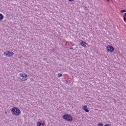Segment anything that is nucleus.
<instances>
[{
    "instance_id": "f257e3e1",
    "label": "nucleus",
    "mask_w": 126,
    "mask_h": 126,
    "mask_svg": "<svg viewBox=\"0 0 126 126\" xmlns=\"http://www.w3.org/2000/svg\"><path fill=\"white\" fill-rule=\"evenodd\" d=\"M11 113L14 116H19L21 114V111L18 107H13L11 109Z\"/></svg>"
},
{
    "instance_id": "f03ea898",
    "label": "nucleus",
    "mask_w": 126,
    "mask_h": 126,
    "mask_svg": "<svg viewBox=\"0 0 126 126\" xmlns=\"http://www.w3.org/2000/svg\"><path fill=\"white\" fill-rule=\"evenodd\" d=\"M62 118L63 120H65L67 122H72L73 121V118H72L71 115L68 114L63 115L62 116Z\"/></svg>"
},
{
    "instance_id": "7ed1b4c3",
    "label": "nucleus",
    "mask_w": 126,
    "mask_h": 126,
    "mask_svg": "<svg viewBox=\"0 0 126 126\" xmlns=\"http://www.w3.org/2000/svg\"><path fill=\"white\" fill-rule=\"evenodd\" d=\"M19 75V78L21 81H26L27 79V74L26 73H21Z\"/></svg>"
},
{
    "instance_id": "20e7f679",
    "label": "nucleus",
    "mask_w": 126,
    "mask_h": 126,
    "mask_svg": "<svg viewBox=\"0 0 126 126\" xmlns=\"http://www.w3.org/2000/svg\"><path fill=\"white\" fill-rule=\"evenodd\" d=\"M106 49L107 52H109V53H113V52H114V50H115L114 47L111 45H108L106 47Z\"/></svg>"
},
{
    "instance_id": "39448f33",
    "label": "nucleus",
    "mask_w": 126,
    "mask_h": 126,
    "mask_svg": "<svg viewBox=\"0 0 126 126\" xmlns=\"http://www.w3.org/2000/svg\"><path fill=\"white\" fill-rule=\"evenodd\" d=\"M83 108L85 112H86L87 113H88V112H89V110H88V108H87V106L86 105H84L83 106Z\"/></svg>"
},
{
    "instance_id": "423d86ee",
    "label": "nucleus",
    "mask_w": 126,
    "mask_h": 126,
    "mask_svg": "<svg viewBox=\"0 0 126 126\" xmlns=\"http://www.w3.org/2000/svg\"><path fill=\"white\" fill-rule=\"evenodd\" d=\"M8 57H13L14 53H13V52H10V51H8Z\"/></svg>"
},
{
    "instance_id": "0eeeda50",
    "label": "nucleus",
    "mask_w": 126,
    "mask_h": 126,
    "mask_svg": "<svg viewBox=\"0 0 126 126\" xmlns=\"http://www.w3.org/2000/svg\"><path fill=\"white\" fill-rule=\"evenodd\" d=\"M80 44L82 47H86V43L83 41H82Z\"/></svg>"
},
{
    "instance_id": "6e6552de",
    "label": "nucleus",
    "mask_w": 126,
    "mask_h": 126,
    "mask_svg": "<svg viewBox=\"0 0 126 126\" xmlns=\"http://www.w3.org/2000/svg\"><path fill=\"white\" fill-rule=\"evenodd\" d=\"M97 126H104V124H103L102 123H99L97 124Z\"/></svg>"
},
{
    "instance_id": "1a4fd4ad",
    "label": "nucleus",
    "mask_w": 126,
    "mask_h": 126,
    "mask_svg": "<svg viewBox=\"0 0 126 126\" xmlns=\"http://www.w3.org/2000/svg\"><path fill=\"white\" fill-rule=\"evenodd\" d=\"M37 126H42V123H41V122H37Z\"/></svg>"
},
{
    "instance_id": "9d476101",
    "label": "nucleus",
    "mask_w": 126,
    "mask_h": 126,
    "mask_svg": "<svg viewBox=\"0 0 126 126\" xmlns=\"http://www.w3.org/2000/svg\"><path fill=\"white\" fill-rule=\"evenodd\" d=\"M3 55H4L5 56H7V57H8V52H7V53L4 52Z\"/></svg>"
},
{
    "instance_id": "9b49d317",
    "label": "nucleus",
    "mask_w": 126,
    "mask_h": 126,
    "mask_svg": "<svg viewBox=\"0 0 126 126\" xmlns=\"http://www.w3.org/2000/svg\"><path fill=\"white\" fill-rule=\"evenodd\" d=\"M58 76H59V77H62V76H63V74L59 73Z\"/></svg>"
},
{
    "instance_id": "f8f14e48",
    "label": "nucleus",
    "mask_w": 126,
    "mask_h": 126,
    "mask_svg": "<svg viewBox=\"0 0 126 126\" xmlns=\"http://www.w3.org/2000/svg\"><path fill=\"white\" fill-rule=\"evenodd\" d=\"M3 19V16H0V21Z\"/></svg>"
},
{
    "instance_id": "ddd939ff",
    "label": "nucleus",
    "mask_w": 126,
    "mask_h": 126,
    "mask_svg": "<svg viewBox=\"0 0 126 126\" xmlns=\"http://www.w3.org/2000/svg\"><path fill=\"white\" fill-rule=\"evenodd\" d=\"M126 12V10H122L121 11L122 13H124V12Z\"/></svg>"
},
{
    "instance_id": "4468645a",
    "label": "nucleus",
    "mask_w": 126,
    "mask_h": 126,
    "mask_svg": "<svg viewBox=\"0 0 126 126\" xmlns=\"http://www.w3.org/2000/svg\"><path fill=\"white\" fill-rule=\"evenodd\" d=\"M72 49H73V48H72V47H70V50H72Z\"/></svg>"
},
{
    "instance_id": "2eb2a0df",
    "label": "nucleus",
    "mask_w": 126,
    "mask_h": 126,
    "mask_svg": "<svg viewBox=\"0 0 126 126\" xmlns=\"http://www.w3.org/2000/svg\"><path fill=\"white\" fill-rule=\"evenodd\" d=\"M0 16H3L1 14H0Z\"/></svg>"
},
{
    "instance_id": "dca6fc26",
    "label": "nucleus",
    "mask_w": 126,
    "mask_h": 126,
    "mask_svg": "<svg viewBox=\"0 0 126 126\" xmlns=\"http://www.w3.org/2000/svg\"><path fill=\"white\" fill-rule=\"evenodd\" d=\"M125 16H126V13L124 14Z\"/></svg>"
},
{
    "instance_id": "f3484780",
    "label": "nucleus",
    "mask_w": 126,
    "mask_h": 126,
    "mask_svg": "<svg viewBox=\"0 0 126 126\" xmlns=\"http://www.w3.org/2000/svg\"><path fill=\"white\" fill-rule=\"evenodd\" d=\"M108 1H109V0H107Z\"/></svg>"
},
{
    "instance_id": "a211bd4d",
    "label": "nucleus",
    "mask_w": 126,
    "mask_h": 126,
    "mask_svg": "<svg viewBox=\"0 0 126 126\" xmlns=\"http://www.w3.org/2000/svg\"><path fill=\"white\" fill-rule=\"evenodd\" d=\"M43 126H44V124H43Z\"/></svg>"
}]
</instances>
